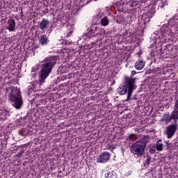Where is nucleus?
<instances>
[{
    "instance_id": "nucleus-1",
    "label": "nucleus",
    "mask_w": 178,
    "mask_h": 178,
    "mask_svg": "<svg viewBox=\"0 0 178 178\" xmlns=\"http://www.w3.org/2000/svg\"><path fill=\"white\" fill-rule=\"evenodd\" d=\"M58 59H59L58 56H49L44 59V63L42 64L40 70L39 79L40 84H44V83H45V79L52 72V70L55 67V65H56Z\"/></svg>"
},
{
    "instance_id": "nucleus-2",
    "label": "nucleus",
    "mask_w": 178,
    "mask_h": 178,
    "mask_svg": "<svg viewBox=\"0 0 178 178\" xmlns=\"http://www.w3.org/2000/svg\"><path fill=\"white\" fill-rule=\"evenodd\" d=\"M149 142V137L145 136L140 140L133 143L130 148L131 154L136 155V156H143L145 154V148Z\"/></svg>"
},
{
    "instance_id": "nucleus-3",
    "label": "nucleus",
    "mask_w": 178,
    "mask_h": 178,
    "mask_svg": "<svg viewBox=\"0 0 178 178\" xmlns=\"http://www.w3.org/2000/svg\"><path fill=\"white\" fill-rule=\"evenodd\" d=\"M9 99L11 105H13L15 109H20L22 106H23V98L19 90L13 89L10 93Z\"/></svg>"
},
{
    "instance_id": "nucleus-4",
    "label": "nucleus",
    "mask_w": 178,
    "mask_h": 178,
    "mask_svg": "<svg viewBox=\"0 0 178 178\" xmlns=\"http://www.w3.org/2000/svg\"><path fill=\"white\" fill-rule=\"evenodd\" d=\"M172 120H174L175 123H177L178 120V99L175 102L174 110L171 115L169 113H166L163 114L161 118V121L165 122L166 124L170 123Z\"/></svg>"
},
{
    "instance_id": "nucleus-5",
    "label": "nucleus",
    "mask_w": 178,
    "mask_h": 178,
    "mask_svg": "<svg viewBox=\"0 0 178 178\" xmlns=\"http://www.w3.org/2000/svg\"><path fill=\"white\" fill-rule=\"evenodd\" d=\"M124 80H125V85L124 86L127 87L128 90L127 97L126 101L128 102V101H130L131 98V95H133V91H134V90H136L137 87L136 86V80H137V79L125 76Z\"/></svg>"
},
{
    "instance_id": "nucleus-6",
    "label": "nucleus",
    "mask_w": 178,
    "mask_h": 178,
    "mask_svg": "<svg viewBox=\"0 0 178 178\" xmlns=\"http://www.w3.org/2000/svg\"><path fill=\"white\" fill-rule=\"evenodd\" d=\"M177 130V125H176V124H172L166 127L165 135L167 136V138H172L175 136V134L176 133Z\"/></svg>"
},
{
    "instance_id": "nucleus-7",
    "label": "nucleus",
    "mask_w": 178,
    "mask_h": 178,
    "mask_svg": "<svg viewBox=\"0 0 178 178\" xmlns=\"http://www.w3.org/2000/svg\"><path fill=\"white\" fill-rule=\"evenodd\" d=\"M111 159V153L108 152H103L97 159V163H106Z\"/></svg>"
},
{
    "instance_id": "nucleus-8",
    "label": "nucleus",
    "mask_w": 178,
    "mask_h": 178,
    "mask_svg": "<svg viewBox=\"0 0 178 178\" xmlns=\"http://www.w3.org/2000/svg\"><path fill=\"white\" fill-rule=\"evenodd\" d=\"M161 33L163 37H169L172 34V29L165 24L161 28Z\"/></svg>"
},
{
    "instance_id": "nucleus-9",
    "label": "nucleus",
    "mask_w": 178,
    "mask_h": 178,
    "mask_svg": "<svg viewBox=\"0 0 178 178\" xmlns=\"http://www.w3.org/2000/svg\"><path fill=\"white\" fill-rule=\"evenodd\" d=\"M99 31V28H98V26H97L96 25H92L89 29L88 35L92 38H94V37H95L96 35H98Z\"/></svg>"
},
{
    "instance_id": "nucleus-10",
    "label": "nucleus",
    "mask_w": 178,
    "mask_h": 178,
    "mask_svg": "<svg viewBox=\"0 0 178 178\" xmlns=\"http://www.w3.org/2000/svg\"><path fill=\"white\" fill-rule=\"evenodd\" d=\"M49 26V20L45 18H43L39 24V29H40V30L42 31L47 30Z\"/></svg>"
},
{
    "instance_id": "nucleus-11",
    "label": "nucleus",
    "mask_w": 178,
    "mask_h": 178,
    "mask_svg": "<svg viewBox=\"0 0 178 178\" xmlns=\"http://www.w3.org/2000/svg\"><path fill=\"white\" fill-rule=\"evenodd\" d=\"M15 27H16V22L12 18L9 19L7 22V29L9 31H13Z\"/></svg>"
},
{
    "instance_id": "nucleus-12",
    "label": "nucleus",
    "mask_w": 178,
    "mask_h": 178,
    "mask_svg": "<svg viewBox=\"0 0 178 178\" xmlns=\"http://www.w3.org/2000/svg\"><path fill=\"white\" fill-rule=\"evenodd\" d=\"M124 3H126V0H120L116 3V8L118 12H125L126 9H124Z\"/></svg>"
},
{
    "instance_id": "nucleus-13",
    "label": "nucleus",
    "mask_w": 178,
    "mask_h": 178,
    "mask_svg": "<svg viewBox=\"0 0 178 178\" xmlns=\"http://www.w3.org/2000/svg\"><path fill=\"white\" fill-rule=\"evenodd\" d=\"M144 66H145V62H144L143 60L136 61L134 65V67L136 69V70H143V69H144Z\"/></svg>"
},
{
    "instance_id": "nucleus-14",
    "label": "nucleus",
    "mask_w": 178,
    "mask_h": 178,
    "mask_svg": "<svg viewBox=\"0 0 178 178\" xmlns=\"http://www.w3.org/2000/svg\"><path fill=\"white\" fill-rule=\"evenodd\" d=\"M155 13V11H154V10H148L145 13H143V17L145 19H147L149 20V19L154 17V15Z\"/></svg>"
},
{
    "instance_id": "nucleus-15",
    "label": "nucleus",
    "mask_w": 178,
    "mask_h": 178,
    "mask_svg": "<svg viewBox=\"0 0 178 178\" xmlns=\"http://www.w3.org/2000/svg\"><path fill=\"white\" fill-rule=\"evenodd\" d=\"M127 91H129V89H127V86H125L124 85L120 86L118 88V92L120 95H126L127 94Z\"/></svg>"
},
{
    "instance_id": "nucleus-16",
    "label": "nucleus",
    "mask_w": 178,
    "mask_h": 178,
    "mask_svg": "<svg viewBox=\"0 0 178 178\" xmlns=\"http://www.w3.org/2000/svg\"><path fill=\"white\" fill-rule=\"evenodd\" d=\"M39 42L42 45H48V43L49 42V40L48 39V37L47 36V35H42L39 38Z\"/></svg>"
},
{
    "instance_id": "nucleus-17",
    "label": "nucleus",
    "mask_w": 178,
    "mask_h": 178,
    "mask_svg": "<svg viewBox=\"0 0 178 178\" xmlns=\"http://www.w3.org/2000/svg\"><path fill=\"white\" fill-rule=\"evenodd\" d=\"M128 5H129V8H131V9H134L136 8H140V4L136 1H129Z\"/></svg>"
},
{
    "instance_id": "nucleus-18",
    "label": "nucleus",
    "mask_w": 178,
    "mask_h": 178,
    "mask_svg": "<svg viewBox=\"0 0 178 178\" xmlns=\"http://www.w3.org/2000/svg\"><path fill=\"white\" fill-rule=\"evenodd\" d=\"M156 149L157 151H163V144L162 143V140H159L156 143Z\"/></svg>"
},
{
    "instance_id": "nucleus-19",
    "label": "nucleus",
    "mask_w": 178,
    "mask_h": 178,
    "mask_svg": "<svg viewBox=\"0 0 178 178\" xmlns=\"http://www.w3.org/2000/svg\"><path fill=\"white\" fill-rule=\"evenodd\" d=\"M126 140L127 141H132V143H134V141L137 140V136L136 134H131L127 137Z\"/></svg>"
},
{
    "instance_id": "nucleus-20",
    "label": "nucleus",
    "mask_w": 178,
    "mask_h": 178,
    "mask_svg": "<svg viewBox=\"0 0 178 178\" xmlns=\"http://www.w3.org/2000/svg\"><path fill=\"white\" fill-rule=\"evenodd\" d=\"M159 0H145V3L147 6H155Z\"/></svg>"
},
{
    "instance_id": "nucleus-21",
    "label": "nucleus",
    "mask_w": 178,
    "mask_h": 178,
    "mask_svg": "<svg viewBox=\"0 0 178 178\" xmlns=\"http://www.w3.org/2000/svg\"><path fill=\"white\" fill-rule=\"evenodd\" d=\"M105 177L106 178H118V175L116 172L112 171V172H108L106 174H105Z\"/></svg>"
},
{
    "instance_id": "nucleus-22",
    "label": "nucleus",
    "mask_w": 178,
    "mask_h": 178,
    "mask_svg": "<svg viewBox=\"0 0 178 178\" xmlns=\"http://www.w3.org/2000/svg\"><path fill=\"white\" fill-rule=\"evenodd\" d=\"M152 73L154 74H162V67H154L152 70Z\"/></svg>"
},
{
    "instance_id": "nucleus-23",
    "label": "nucleus",
    "mask_w": 178,
    "mask_h": 178,
    "mask_svg": "<svg viewBox=\"0 0 178 178\" xmlns=\"http://www.w3.org/2000/svg\"><path fill=\"white\" fill-rule=\"evenodd\" d=\"M138 12H140V7H136V8H131V13L134 17L136 18Z\"/></svg>"
},
{
    "instance_id": "nucleus-24",
    "label": "nucleus",
    "mask_w": 178,
    "mask_h": 178,
    "mask_svg": "<svg viewBox=\"0 0 178 178\" xmlns=\"http://www.w3.org/2000/svg\"><path fill=\"white\" fill-rule=\"evenodd\" d=\"M109 24V19L108 17H105L104 18L101 19V25L103 26H108Z\"/></svg>"
},
{
    "instance_id": "nucleus-25",
    "label": "nucleus",
    "mask_w": 178,
    "mask_h": 178,
    "mask_svg": "<svg viewBox=\"0 0 178 178\" xmlns=\"http://www.w3.org/2000/svg\"><path fill=\"white\" fill-rule=\"evenodd\" d=\"M72 34H73V29H67V31L64 33V37L65 38H69L70 37L72 36Z\"/></svg>"
},
{
    "instance_id": "nucleus-26",
    "label": "nucleus",
    "mask_w": 178,
    "mask_h": 178,
    "mask_svg": "<svg viewBox=\"0 0 178 178\" xmlns=\"http://www.w3.org/2000/svg\"><path fill=\"white\" fill-rule=\"evenodd\" d=\"M36 106H40L41 105H47V99H38L36 102Z\"/></svg>"
},
{
    "instance_id": "nucleus-27",
    "label": "nucleus",
    "mask_w": 178,
    "mask_h": 178,
    "mask_svg": "<svg viewBox=\"0 0 178 178\" xmlns=\"http://www.w3.org/2000/svg\"><path fill=\"white\" fill-rule=\"evenodd\" d=\"M35 92V86L34 85H30L28 87V91H27L28 95H30L31 92Z\"/></svg>"
},
{
    "instance_id": "nucleus-28",
    "label": "nucleus",
    "mask_w": 178,
    "mask_h": 178,
    "mask_svg": "<svg viewBox=\"0 0 178 178\" xmlns=\"http://www.w3.org/2000/svg\"><path fill=\"white\" fill-rule=\"evenodd\" d=\"M134 19H136V17H134L133 15H131V14H129L126 17V20H127V23H132V22H133V20H134Z\"/></svg>"
},
{
    "instance_id": "nucleus-29",
    "label": "nucleus",
    "mask_w": 178,
    "mask_h": 178,
    "mask_svg": "<svg viewBox=\"0 0 178 178\" xmlns=\"http://www.w3.org/2000/svg\"><path fill=\"white\" fill-rule=\"evenodd\" d=\"M170 26H173L174 27H177L178 26V19H172L170 22Z\"/></svg>"
},
{
    "instance_id": "nucleus-30",
    "label": "nucleus",
    "mask_w": 178,
    "mask_h": 178,
    "mask_svg": "<svg viewBox=\"0 0 178 178\" xmlns=\"http://www.w3.org/2000/svg\"><path fill=\"white\" fill-rule=\"evenodd\" d=\"M160 2L161 3V6H159L161 9H163V7L168 5V0H161Z\"/></svg>"
},
{
    "instance_id": "nucleus-31",
    "label": "nucleus",
    "mask_w": 178,
    "mask_h": 178,
    "mask_svg": "<svg viewBox=\"0 0 178 178\" xmlns=\"http://www.w3.org/2000/svg\"><path fill=\"white\" fill-rule=\"evenodd\" d=\"M150 163H151V157L147 156L146 161L144 163V165H147V166H149Z\"/></svg>"
},
{
    "instance_id": "nucleus-32",
    "label": "nucleus",
    "mask_w": 178,
    "mask_h": 178,
    "mask_svg": "<svg viewBox=\"0 0 178 178\" xmlns=\"http://www.w3.org/2000/svg\"><path fill=\"white\" fill-rule=\"evenodd\" d=\"M24 151L22 150L21 152H18L16 154V156H17V158H22V156L23 155Z\"/></svg>"
},
{
    "instance_id": "nucleus-33",
    "label": "nucleus",
    "mask_w": 178,
    "mask_h": 178,
    "mask_svg": "<svg viewBox=\"0 0 178 178\" xmlns=\"http://www.w3.org/2000/svg\"><path fill=\"white\" fill-rule=\"evenodd\" d=\"M19 134L20 136H24V129H21V130L19 131Z\"/></svg>"
},
{
    "instance_id": "nucleus-34",
    "label": "nucleus",
    "mask_w": 178,
    "mask_h": 178,
    "mask_svg": "<svg viewBox=\"0 0 178 178\" xmlns=\"http://www.w3.org/2000/svg\"><path fill=\"white\" fill-rule=\"evenodd\" d=\"M149 151L150 154H155V149L151 148V149H149Z\"/></svg>"
},
{
    "instance_id": "nucleus-35",
    "label": "nucleus",
    "mask_w": 178,
    "mask_h": 178,
    "mask_svg": "<svg viewBox=\"0 0 178 178\" xmlns=\"http://www.w3.org/2000/svg\"><path fill=\"white\" fill-rule=\"evenodd\" d=\"M165 144H166V145H167V148H170V143H169V141H166L165 142Z\"/></svg>"
},
{
    "instance_id": "nucleus-36",
    "label": "nucleus",
    "mask_w": 178,
    "mask_h": 178,
    "mask_svg": "<svg viewBox=\"0 0 178 178\" xmlns=\"http://www.w3.org/2000/svg\"><path fill=\"white\" fill-rule=\"evenodd\" d=\"M61 20H62V17H58L57 22H61Z\"/></svg>"
},
{
    "instance_id": "nucleus-37",
    "label": "nucleus",
    "mask_w": 178,
    "mask_h": 178,
    "mask_svg": "<svg viewBox=\"0 0 178 178\" xmlns=\"http://www.w3.org/2000/svg\"><path fill=\"white\" fill-rule=\"evenodd\" d=\"M90 48H94V45H95V43H94V42H92L91 44H90Z\"/></svg>"
},
{
    "instance_id": "nucleus-38",
    "label": "nucleus",
    "mask_w": 178,
    "mask_h": 178,
    "mask_svg": "<svg viewBox=\"0 0 178 178\" xmlns=\"http://www.w3.org/2000/svg\"><path fill=\"white\" fill-rule=\"evenodd\" d=\"M136 71H132L131 75H132V76H134V74H136Z\"/></svg>"
},
{
    "instance_id": "nucleus-39",
    "label": "nucleus",
    "mask_w": 178,
    "mask_h": 178,
    "mask_svg": "<svg viewBox=\"0 0 178 178\" xmlns=\"http://www.w3.org/2000/svg\"><path fill=\"white\" fill-rule=\"evenodd\" d=\"M0 113H3V110H0Z\"/></svg>"
},
{
    "instance_id": "nucleus-40",
    "label": "nucleus",
    "mask_w": 178,
    "mask_h": 178,
    "mask_svg": "<svg viewBox=\"0 0 178 178\" xmlns=\"http://www.w3.org/2000/svg\"><path fill=\"white\" fill-rule=\"evenodd\" d=\"M104 147H105V149H106V144H105Z\"/></svg>"
}]
</instances>
